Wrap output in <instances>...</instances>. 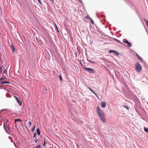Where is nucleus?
I'll use <instances>...</instances> for the list:
<instances>
[{
	"label": "nucleus",
	"mask_w": 148,
	"mask_h": 148,
	"mask_svg": "<svg viewBox=\"0 0 148 148\" xmlns=\"http://www.w3.org/2000/svg\"><path fill=\"white\" fill-rule=\"evenodd\" d=\"M10 95L9 94H6V96L8 97H10Z\"/></svg>",
	"instance_id": "5701e85b"
},
{
	"label": "nucleus",
	"mask_w": 148,
	"mask_h": 148,
	"mask_svg": "<svg viewBox=\"0 0 148 148\" xmlns=\"http://www.w3.org/2000/svg\"><path fill=\"white\" fill-rule=\"evenodd\" d=\"M6 78V77H5L4 78H1V79H0V84H10V82H9L3 81V79H5Z\"/></svg>",
	"instance_id": "39448f33"
},
{
	"label": "nucleus",
	"mask_w": 148,
	"mask_h": 148,
	"mask_svg": "<svg viewBox=\"0 0 148 148\" xmlns=\"http://www.w3.org/2000/svg\"><path fill=\"white\" fill-rule=\"evenodd\" d=\"M135 65H140V64L138 62H137V63Z\"/></svg>",
	"instance_id": "7c9ffc66"
},
{
	"label": "nucleus",
	"mask_w": 148,
	"mask_h": 148,
	"mask_svg": "<svg viewBox=\"0 0 148 148\" xmlns=\"http://www.w3.org/2000/svg\"><path fill=\"white\" fill-rule=\"evenodd\" d=\"M22 121L21 120L19 119H16L15 120V122H16L17 121Z\"/></svg>",
	"instance_id": "aec40b11"
},
{
	"label": "nucleus",
	"mask_w": 148,
	"mask_h": 148,
	"mask_svg": "<svg viewBox=\"0 0 148 148\" xmlns=\"http://www.w3.org/2000/svg\"><path fill=\"white\" fill-rule=\"evenodd\" d=\"M35 126H34V127H33V128L32 129V131H34V130H35Z\"/></svg>",
	"instance_id": "cd10ccee"
},
{
	"label": "nucleus",
	"mask_w": 148,
	"mask_h": 148,
	"mask_svg": "<svg viewBox=\"0 0 148 148\" xmlns=\"http://www.w3.org/2000/svg\"><path fill=\"white\" fill-rule=\"evenodd\" d=\"M3 67V65L2 66H1L0 69H1V72L2 71V68Z\"/></svg>",
	"instance_id": "c756f323"
},
{
	"label": "nucleus",
	"mask_w": 148,
	"mask_h": 148,
	"mask_svg": "<svg viewBox=\"0 0 148 148\" xmlns=\"http://www.w3.org/2000/svg\"><path fill=\"white\" fill-rule=\"evenodd\" d=\"M41 148V147L40 145L37 146L36 147V148Z\"/></svg>",
	"instance_id": "412c9836"
},
{
	"label": "nucleus",
	"mask_w": 148,
	"mask_h": 148,
	"mask_svg": "<svg viewBox=\"0 0 148 148\" xmlns=\"http://www.w3.org/2000/svg\"><path fill=\"white\" fill-rule=\"evenodd\" d=\"M17 102L19 104L20 106H21L22 105V102L21 101L19 100H18V101H17Z\"/></svg>",
	"instance_id": "4468645a"
},
{
	"label": "nucleus",
	"mask_w": 148,
	"mask_h": 148,
	"mask_svg": "<svg viewBox=\"0 0 148 148\" xmlns=\"http://www.w3.org/2000/svg\"><path fill=\"white\" fill-rule=\"evenodd\" d=\"M10 124V122L8 120H7L6 122H5L3 126L4 129L6 130L7 128H8L9 130H10L9 127Z\"/></svg>",
	"instance_id": "7ed1b4c3"
},
{
	"label": "nucleus",
	"mask_w": 148,
	"mask_h": 148,
	"mask_svg": "<svg viewBox=\"0 0 148 148\" xmlns=\"http://www.w3.org/2000/svg\"><path fill=\"white\" fill-rule=\"evenodd\" d=\"M36 133H34V138L35 137H36Z\"/></svg>",
	"instance_id": "bb28decb"
},
{
	"label": "nucleus",
	"mask_w": 148,
	"mask_h": 148,
	"mask_svg": "<svg viewBox=\"0 0 148 148\" xmlns=\"http://www.w3.org/2000/svg\"><path fill=\"white\" fill-rule=\"evenodd\" d=\"M45 145H46V141H45V140L44 142L43 146H45Z\"/></svg>",
	"instance_id": "393cba45"
},
{
	"label": "nucleus",
	"mask_w": 148,
	"mask_h": 148,
	"mask_svg": "<svg viewBox=\"0 0 148 148\" xmlns=\"http://www.w3.org/2000/svg\"><path fill=\"white\" fill-rule=\"evenodd\" d=\"M135 70L139 72H140L142 69V67L141 65H135Z\"/></svg>",
	"instance_id": "20e7f679"
},
{
	"label": "nucleus",
	"mask_w": 148,
	"mask_h": 148,
	"mask_svg": "<svg viewBox=\"0 0 148 148\" xmlns=\"http://www.w3.org/2000/svg\"><path fill=\"white\" fill-rule=\"evenodd\" d=\"M38 2L39 3H40V4H41L42 5V3L41 2V1L40 0H38Z\"/></svg>",
	"instance_id": "b1692460"
},
{
	"label": "nucleus",
	"mask_w": 148,
	"mask_h": 148,
	"mask_svg": "<svg viewBox=\"0 0 148 148\" xmlns=\"http://www.w3.org/2000/svg\"><path fill=\"white\" fill-rule=\"evenodd\" d=\"M49 57L50 58V55L49 54Z\"/></svg>",
	"instance_id": "473e14b6"
},
{
	"label": "nucleus",
	"mask_w": 148,
	"mask_h": 148,
	"mask_svg": "<svg viewBox=\"0 0 148 148\" xmlns=\"http://www.w3.org/2000/svg\"><path fill=\"white\" fill-rule=\"evenodd\" d=\"M130 4H131V3H129V5H130Z\"/></svg>",
	"instance_id": "72a5a7b5"
},
{
	"label": "nucleus",
	"mask_w": 148,
	"mask_h": 148,
	"mask_svg": "<svg viewBox=\"0 0 148 148\" xmlns=\"http://www.w3.org/2000/svg\"><path fill=\"white\" fill-rule=\"evenodd\" d=\"M51 1V2H52V3H54V0H50Z\"/></svg>",
	"instance_id": "2f4dec72"
},
{
	"label": "nucleus",
	"mask_w": 148,
	"mask_h": 148,
	"mask_svg": "<svg viewBox=\"0 0 148 148\" xmlns=\"http://www.w3.org/2000/svg\"><path fill=\"white\" fill-rule=\"evenodd\" d=\"M96 111L97 114L102 122L103 123H106V121L105 118V114L104 112L101 111L99 106H97Z\"/></svg>",
	"instance_id": "f257e3e1"
},
{
	"label": "nucleus",
	"mask_w": 148,
	"mask_h": 148,
	"mask_svg": "<svg viewBox=\"0 0 148 148\" xmlns=\"http://www.w3.org/2000/svg\"><path fill=\"white\" fill-rule=\"evenodd\" d=\"M29 124L30 125V127L32 125L31 122L30 121L29 122Z\"/></svg>",
	"instance_id": "a878e982"
},
{
	"label": "nucleus",
	"mask_w": 148,
	"mask_h": 148,
	"mask_svg": "<svg viewBox=\"0 0 148 148\" xmlns=\"http://www.w3.org/2000/svg\"><path fill=\"white\" fill-rule=\"evenodd\" d=\"M59 79L60 81H62V77L61 75H60L59 76Z\"/></svg>",
	"instance_id": "6ab92c4d"
},
{
	"label": "nucleus",
	"mask_w": 148,
	"mask_h": 148,
	"mask_svg": "<svg viewBox=\"0 0 148 148\" xmlns=\"http://www.w3.org/2000/svg\"><path fill=\"white\" fill-rule=\"evenodd\" d=\"M136 56L137 57L138 59L140 60L141 62H145L144 61H143V60L142 58L140 57L139 55H138L137 54H136Z\"/></svg>",
	"instance_id": "1a4fd4ad"
},
{
	"label": "nucleus",
	"mask_w": 148,
	"mask_h": 148,
	"mask_svg": "<svg viewBox=\"0 0 148 148\" xmlns=\"http://www.w3.org/2000/svg\"><path fill=\"white\" fill-rule=\"evenodd\" d=\"M38 141V139H37V138H36L35 140V143H37V142Z\"/></svg>",
	"instance_id": "c85d7f7f"
},
{
	"label": "nucleus",
	"mask_w": 148,
	"mask_h": 148,
	"mask_svg": "<svg viewBox=\"0 0 148 148\" xmlns=\"http://www.w3.org/2000/svg\"><path fill=\"white\" fill-rule=\"evenodd\" d=\"M144 21H145V22H146V24L148 26V20H146V19H144Z\"/></svg>",
	"instance_id": "a211bd4d"
},
{
	"label": "nucleus",
	"mask_w": 148,
	"mask_h": 148,
	"mask_svg": "<svg viewBox=\"0 0 148 148\" xmlns=\"http://www.w3.org/2000/svg\"><path fill=\"white\" fill-rule=\"evenodd\" d=\"M14 97L17 101H18V100H19L18 98L17 97H16L15 96H14Z\"/></svg>",
	"instance_id": "4be33fe9"
},
{
	"label": "nucleus",
	"mask_w": 148,
	"mask_h": 148,
	"mask_svg": "<svg viewBox=\"0 0 148 148\" xmlns=\"http://www.w3.org/2000/svg\"><path fill=\"white\" fill-rule=\"evenodd\" d=\"M123 42L124 43L127 44V46L128 47H130L132 46V45H131V42H129L127 40L124 39L123 40Z\"/></svg>",
	"instance_id": "0eeeda50"
},
{
	"label": "nucleus",
	"mask_w": 148,
	"mask_h": 148,
	"mask_svg": "<svg viewBox=\"0 0 148 148\" xmlns=\"http://www.w3.org/2000/svg\"><path fill=\"white\" fill-rule=\"evenodd\" d=\"M82 66L83 69L85 71H88L89 73H91L93 74L95 73V71L93 69L91 68L85 67L84 66H83V65H82Z\"/></svg>",
	"instance_id": "f03ea898"
},
{
	"label": "nucleus",
	"mask_w": 148,
	"mask_h": 148,
	"mask_svg": "<svg viewBox=\"0 0 148 148\" xmlns=\"http://www.w3.org/2000/svg\"><path fill=\"white\" fill-rule=\"evenodd\" d=\"M144 129L145 131L147 132L148 133V128H147L145 127H144Z\"/></svg>",
	"instance_id": "f3484780"
},
{
	"label": "nucleus",
	"mask_w": 148,
	"mask_h": 148,
	"mask_svg": "<svg viewBox=\"0 0 148 148\" xmlns=\"http://www.w3.org/2000/svg\"><path fill=\"white\" fill-rule=\"evenodd\" d=\"M81 63V65H82V63Z\"/></svg>",
	"instance_id": "c9c22d12"
},
{
	"label": "nucleus",
	"mask_w": 148,
	"mask_h": 148,
	"mask_svg": "<svg viewBox=\"0 0 148 148\" xmlns=\"http://www.w3.org/2000/svg\"><path fill=\"white\" fill-rule=\"evenodd\" d=\"M88 18L90 19V21H91L92 23L93 24H94V22L93 21V20H92V19L90 17H88Z\"/></svg>",
	"instance_id": "dca6fc26"
},
{
	"label": "nucleus",
	"mask_w": 148,
	"mask_h": 148,
	"mask_svg": "<svg viewBox=\"0 0 148 148\" xmlns=\"http://www.w3.org/2000/svg\"><path fill=\"white\" fill-rule=\"evenodd\" d=\"M109 53H113L115 54V55L117 56L119 55V53L117 51H116L115 50H110L109 51Z\"/></svg>",
	"instance_id": "423d86ee"
},
{
	"label": "nucleus",
	"mask_w": 148,
	"mask_h": 148,
	"mask_svg": "<svg viewBox=\"0 0 148 148\" xmlns=\"http://www.w3.org/2000/svg\"><path fill=\"white\" fill-rule=\"evenodd\" d=\"M10 48L12 49L13 53H14L15 51V48L14 47V46L12 44L10 46Z\"/></svg>",
	"instance_id": "9d476101"
},
{
	"label": "nucleus",
	"mask_w": 148,
	"mask_h": 148,
	"mask_svg": "<svg viewBox=\"0 0 148 148\" xmlns=\"http://www.w3.org/2000/svg\"><path fill=\"white\" fill-rule=\"evenodd\" d=\"M5 67L3 69V74H4L5 75H7V69L8 68V66L5 67L6 65H5Z\"/></svg>",
	"instance_id": "6e6552de"
},
{
	"label": "nucleus",
	"mask_w": 148,
	"mask_h": 148,
	"mask_svg": "<svg viewBox=\"0 0 148 148\" xmlns=\"http://www.w3.org/2000/svg\"><path fill=\"white\" fill-rule=\"evenodd\" d=\"M110 38L111 39H113L114 40H115V41H116V42H117L118 43H120L121 42V41H120L119 40H117V39H116L115 38H114L111 37H110Z\"/></svg>",
	"instance_id": "f8f14e48"
},
{
	"label": "nucleus",
	"mask_w": 148,
	"mask_h": 148,
	"mask_svg": "<svg viewBox=\"0 0 148 148\" xmlns=\"http://www.w3.org/2000/svg\"><path fill=\"white\" fill-rule=\"evenodd\" d=\"M36 131H37V132L38 135H40V130L39 129V128H38L37 129Z\"/></svg>",
	"instance_id": "ddd939ff"
},
{
	"label": "nucleus",
	"mask_w": 148,
	"mask_h": 148,
	"mask_svg": "<svg viewBox=\"0 0 148 148\" xmlns=\"http://www.w3.org/2000/svg\"><path fill=\"white\" fill-rule=\"evenodd\" d=\"M88 88L93 93H94L96 95V94L95 93V92L92 90L91 89V88L90 87H88Z\"/></svg>",
	"instance_id": "2eb2a0df"
},
{
	"label": "nucleus",
	"mask_w": 148,
	"mask_h": 148,
	"mask_svg": "<svg viewBox=\"0 0 148 148\" xmlns=\"http://www.w3.org/2000/svg\"><path fill=\"white\" fill-rule=\"evenodd\" d=\"M91 62L92 63H94V62Z\"/></svg>",
	"instance_id": "f704fd0d"
},
{
	"label": "nucleus",
	"mask_w": 148,
	"mask_h": 148,
	"mask_svg": "<svg viewBox=\"0 0 148 148\" xmlns=\"http://www.w3.org/2000/svg\"><path fill=\"white\" fill-rule=\"evenodd\" d=\"M101 105L102 107L105 108L106 105V103L105 102H102L101 103Z\"/></svg>",
	"instance_id": "9b49d317"
}]
</instances>
